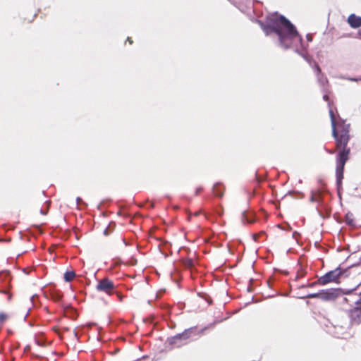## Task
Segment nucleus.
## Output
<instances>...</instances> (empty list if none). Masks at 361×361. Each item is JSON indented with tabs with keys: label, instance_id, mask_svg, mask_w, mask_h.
<instances>
[{
	"label": "nucleus",
	"instance_id": "13",
	"mask_svg": "<svg viewBox=\"0 0 361 361\" xmlns=\"http://www.w3.org/2000/svg\"><path fill=\"white\" fill-rule=\"evenodd\" d=\"M63 297L62 293L59 290H54L51 293V298L55 301H60Z\"/></svg>",
	"mask_w": 361,
	"mask_h": 361
},
{
	"label": "nucleus",
	"instance_id": "25",
	"mask_svg": "<svg viewBox=\"0 0 361 361\" xmlns=\"http://www.w3.org/2000/svg\"><path fill=\"white\" fill-rule=\"evenodd\" d=\"M323 99H324V101H326V102H329V96H328L327 94H324V95L323 96Z\"/></svg>",
	"mask_w": 361,
	"mask_h": 361
},
{
	"label": "nucleus",
	"instance_id": "34",
	"mask_svg": "<svg viewBox=\"0 0 361 361\" xmlns=\"http://www.w3.org/2000/svg\"><path fill=\"white\" fill-rule=\"evenodd\" d=\"M0 241H1V240H0Z\"/></svg>",
	"mask_w": 361,
	"mask_h": 361
},
{
	"label": "nucleus",
	"instance_id": "32",
	"mask_svg": "<svg viewBox=\"0 0 361 361\" xmlns=\"http://www.w3.org/2000/svg\"><path fill=\"white\" fill-rule=\"evenodd\" d=\"M3 293H7V291L6 290H4Z\"/></svg>",
	"mask_w": 361,
	"mask_h": 361
},
{
	"label": "nucleus",
	"instance_id": "5",
	"mask_svg": "<svg viewBox=\"0 0 361 361\" xmlns=\"http://www.w3.org/2000/svg\"><path fill=\"white\" fill-rule=\"evenodd\" d=\"M349 269L350 267H348L345 269H341V267H338L334 270L328 271L324 275L319 278V279L317 281L310 283L309 286L312 287L315 286L316 284L324 286L331 282L337 283L338 282L339 278L341 276L345 274Z\"/></svg>",
	"mask_w": 361,
	"mask_h": 361
},
{
	"label": "nucleus",
	"instance_id": "23",
	"mask_svg": "<svg viewBox=\"0 0 361 361\" xmlns=\"http://www.w3.org/2000/svg\"><path fill=\"white\" fill-rule=\"evenodd\" d=\"M306 38H307V42H312V34H307Z\"/></svg>",
	"mask_w": 361,
	"mask_h": 361
},
{
	"label": "nucleus",
	"instance_id": "9",
	"mask_svg": "<svg viewBox=\"0 0 361 361\" xmlns=\"http://www.w3.org/2000/svg\"><path fill=\"white\" fill-rule=\"evenodd\" d=\"M336 125L340 128L341 134L349 135V132H350V124L349 123H345V121H343V119H341L340 118L339 121Z\"/></svg>",
	"mask_w": 361,
	"mask_h": 361
},
{
	"label": "nucleus",
	"instance_id": "20",
	"mask_svg": "<svg viewBox=\"0 0 361 361\" xmlns=\"http://www.w3.org/2000/svg\"><path fill=\"white\" fill-rule=\"evenodd\" d=\"M318 80H319V82L321 83V85H323V86H324V84H325L326 82H328V81H327V79H326V78H318Z\"/></svg>",
	"mask_w": 361,
	"mask_h": 361
},
{
	"label": "nucleus",
	"instance_id": "29",
	"mask_svg": "<svg viewBox=\"0 0 361 361\" xmlns=\"http://www.w3.org/2000/svg\"><path fill=\"white\" fill-rule=\"evenodd\" d=\"M296 235H298V233H297V232H294V233H293V237H295Z\"/></svg>",
	"mask_w": 361,
	"mask_h": 361
},
{
	"label": "nucleus",
	"instance_id": "3",
	"mask_svg": "<svg viewBox=\"0 0 361 361\" xmlns=\"http://www.w3.org/2000/svg\"><path fill=\"white\" fill-rule=\"evenodd\" d=\"M216 322L210 324L208 326L202 329L200 331H197L196 326H192L185 329L182 333L177 334L173 336L169 337L166 342L171 346L180 348L188 343V340L192 337L198 336L203 334L205 329L213 326Z\"/></svg>",
	"mask_w": 361,
	"mask_h": 361
},
{
	"label": "nucleus",
	"instance_id": "14",
	"mask_svg": "<svg viewBox=\"0 0 361 361\" xmlns=\"http://www.w3.org/2000/svg\"><path fill=\"white\" fill-rule=\"evenodd\" d=\"M183 264L185 267L191 269L194 266L193 260L190 258L185 259L183 260Z\"/></svg>",
	"mask_w": 361,
	"mask_h": 361
},
{
	"label": "nucleus",
	"instance_id": "1",
	"mask_svg": "<svg viewBox=\"0 0 361 361\" xmlns=\"http://www.w3.org/2000/svg\"><path fill=\"white\" fill-rule=\"evenodd\" d=\"M259 23L265 35L271 36L276 46L283 50L293 49L309 61L308 44L303 41L296 27L284 16L275 14L267 17L265 22L259 21Z\"/></svg>",
	"mask_w": 361,
	"mask_h": 361
},
{
	"label": "nucleus",
	"instance_id": "12",
	"mask_svg": "<svg viewBox=\"0 0 361 361\" xmlns=\"http://www.w3.org/2000/svg\"><path fill=\"white\" fill-rule=\"evenodd\" d=\"M329 116L331 118V127L332 130H334V133L336 134V122L335 120V116L332 111V109H329Z\"/></svg>",
	"mask_w": 361,
	"mask_h": 361
},
{
	"label": "nucleus",
	"instance_id": "28",
	"mask_svg": "<svg viewBox=\"0 0 361 361\" xmlns=\"http://www.w3.org/2000/svg\"><path fill=\"white\" fill-rule=\"evenodd\" d=\"M128 41L130 42V44L133 43V41L131 40V39L130 37H128Z\"/></svg>",
	"mask_w": 361,
	"mask_h": 361
},
{
	"label": "nucleus",
	"instance_id": "2",
	"mask_svg": "<svg viewBox=\"0 0 361 361\" xmlns=\"http://www.w3.org/2000/svg\"><path fill=\"white\" fill-rule=\"evenodd\" d=\"M332 135L336 140L337 148L341 149L336 159V186L337 190L339 191V190L342 188V180L343 178L345 164L349 159L350 152V148L347 147L350 140V135H339L336 130V134H334V130H332Z\"/></svg>",
	"mask_w": 361,
	"mask_h": 361
},
{
	"label": "nucleus",
	"instance_id": "30",
	"mask_svg": "<svg viewBox=\"0 0 361 361\" xmlns=\"http://www.w3.org/2000/svg\"><path fill=\"white\" fill-rule=\"evenodd\" d=\"M358 35H359L358 37L361 39V31L359 32Z\"/></svg>",
	"mask_w": 361,
	"mask_h": 361
},
{
	"label": "nucleus",
	"instance_id": "18",
	"mask_svg": "<svg viewBox=\"0 0 361 361\" xmlns=\"http://www.w3.org/2000/svg\"><path fill=\"white\" fill-rule=\"evenodd\" d=\"M112 225H114H114H115V224H114V223H113V222H112V223H110V224H109V226H108V227H107V228L104 231V234L105 235H109V234L110 233L109 228L111 227V226H112Z\"/></svg>",
	"mask_w": 361,
	"mask_h": 361
},
{
	"label": "nucleus",
	"instance_id": "10",
	"mask_svg": "<svg viewBox=\"0 0 361 361\" xmlns=\"http://www.w3.org/2000/svg\"><path fill=\"white\" fill-rule=\"evenodd\" d=\"M212 191L214 195L222 197L224 195V186L219 182L216 183L213 186Z\"/></svg>",
	"mask_w": 361,
	"mask_h": 361
},
{
	"label": "nucleus",
	"instance_id": "21",
	"mask_svg": "<svg viewBox=\"0 0 361 361\" xmlns=\"http://www.w3.org/2000/svg\"><path fill=\"white\" fill-rule=\"evenodd\" d=\"M243 218L247 223H252L254 220L252 219L248 218L245 214H243Z\"/></svg>",
	"mask_w": 361,
	"mask_h": 361
},
{
	"label": "nucleus",
	"instance_id": "31",
	"mask_svg": "<svg viewBox=\"0 0 361 361\" xmlns=\"http://www.w3.org/2000/svg\"><path fill=\"white\" fill-rule=\"evenodd\" d=\"M53 329L55 331H57L58 329L56 327H53Z\"/></svg>",
	"mask_w": 361,
	"mask_h": 361
},
{
	"label": "nucleus",
	"instance_id": "6",
	"mask_svg": "<svg viewBox=\"0 0 361 361\" xmlns=\"http://www.w3.org/2000/svg\"><path fill=\"white\" fill-rule=\"evenodd\" d=\"M354 296L352 295L350 300L347 298H343V300L346 302H352L357 305V307L350 310L349 316L353 323L358 324L361 322V305H360L361 304V298L354 300L352 298Z\"/></svg>",
	"mask_w": 361,
	"mask_h": 361
},
{
	"label": "nucleus",
	"instance_id": "16",
	"mask_svg": "<svg viewBox=\"0 0 361 361\" xmlns=\"http://www.w3.org/2000/svg\"><path fill=\"white\" fill-rule=\"evenodd\" d=\"M310 201L312 202H317L320 201L319 199L317 198L316 193L314 191L311 192V196L310 198Z\"/></svg>",
	"mask_w": 361,
	"mask_h": 361
},
{
	"label": "nucleus",
	"instance_id": "27",
	"mask_svg": "<svg viewBox=\"0 0 361 361\" xmlns=\"http://www.w3.org/2000/svg\"><path fill=\"white\" fill-rule=\"evenodd\" d=\"M326 152L331 154L334 153V150H326Z\"/></svg>",
	"mask_w": 361,
	"mask_h": 361
},
{
	"label": "nucleus",
	"instance_id": "8",
	"mask_svg": "<svg viewBox=\"0 0 361 361\" xmlns=\"http://www.w3.org/2000/svg\"><path fill=\"white\" fill-rule=\"evenodd\" d=\"M348 23L352 28H358L361 27V16L352 13L348 18Z\"/></svg>",
	"mask_w": 361,
	"mask_h": 361
},
{
	"label": "nucleus",
	"instance_id": "11",
	"mask_svg": "<svg viewBox=\"0 0 361 361\" xmlns=\"http://www.w3.org/2000/svg\"><path fill=\"white\" fill-rule=\"evenodd\" d=\"M75 277V273L73 271H68L64 274V279L66 281H72Z\"/></svg>",
	"mask_w": 361,
	"mask_h": 361
},
{
	"label": "nucleus",
	"instance_id": "24",
	"mask_svg": "<svg viewBox=\"0 0 361 361\" xmlns=\"http://www.w3.org/2000/svg\"><path fill=\"white\" fill-rule=\"evenodd\" d=\"M315 71H317V74H320L321 73V68H319L318 64L315 65Z\"/></svg>",
	"mask_w": 361,
	"mask_h": 361
},
{
	"label": "nucleus",
	"instance_id": "33",
	"mask_svg": "<svg viewBox=\"0 0 361 361\" xmlns=\"http://www.w3.org/2000/svg\"><path fill=\"white\" fill-rule=\"evenodd\" d=\"M360 295H361V293H360Z\"/></svg>",
	"mask_w": 361,
	"mask_h": 361
},
{
	"label": "nucleus",
	"instance_id": "15",
	"mask_svg": "<svg viewBox=\"0 0 361 361\" xmlns=\"http://www.w3.org/2000/svg\"><path fill=\"white\" fill-rule=\"evenodd\" d=\"M317 198L319 199L320 201L317 202V203L319 205L323 204V197H322V192L321 190H317L315 192Z\"/></svg>",
	"mask_w": 361,
	"mask_h": 361
},
{
	"label": "nucleus",
	"instance_id": "26",
	"mask_svg": "<svg viewBox=\"0 0 361 361\" xmlns=\"http://www.w3.org/2000/svg\"><path fill=\"white\" fill-rule=\"evenodd\" d=\"M360 262H361V256H360V258L359 259V262L357 264H353V265L350 266L349 267L350 268L352 267L357 266V265H359L360 264Z\"/></svg>",
	"mask_w": 361,
	"mask_h": 361
},
{
	"label": "nucleus",
	"instance_id": "22",
	"mask_svg": "<svg viewBox=\"0 0 361 361\" xmlns=\"http://www.w3.org/2000/svg\"><path fill=\"white\" fill-rule=\"evenodd\" d=\"M202 190H203V188L202 187L197 188L196 190H195V195H197Z\"/></svg>",
	"mask_w": 361,
	"mask_h": 361
},
{
	"label": "nucleus",
	"instance_id": "19",
	"mask_svg": "<svg viewBox=\"0 0 361 361\" xmlns=\"http://www.w3.org/2000/svg\"><path fill=\"white\" fill-rule=\"evenodd\" d=\"M346 79L349 81H353V82H357V81H361V78H351V77H348L346 78Z\"/></svg>",
	"mask_w": 361,
	"mask_h": 361
},
{
	"label": "nucleus",
	"instance_id": "17",
	"mask_svg": "<svg viewBox=\"0 0 361 361\" xmlns=\"http://www.w3.org/2000/svg\"><path fill=\"white\" fill-rule=\"evenodd\" d=\"M8 318V316L4 312H0V323L3 324Z\"/></svg>",
	"mask_w": 361,
	"mask_h": 361
},
{
	"label": "nucleus",
	"instance_id": "7",
	"mask_svg": "<svg viewBox=\"0 0 361 361\" xmlns=\"http://www.w3.org/2000/svg\"><path fill=\"white\" fill-rule=\"evenodd\" d=\"M96 289L99 292H104L110 295L114 289V284L111 281L105 278L98 281Z\"/></svg>",
	"mask_w": 361,
	"mask_h": 361
},
{
	"label": "nucleus",
	"instance_id": "4",
	"mask_svg": "<svg viewBox=\"0 0 361 361\" xmlns=\"http://www.w3.org/2000/svg\"><path fill=\"white\" fill-rule=\"evenodd\" d=\"M355 289H356V288L350 289V290H343L341 288L325 289V290H322L319 291L318 293H310L306 296V298H319L324 301H331V300H334L336 298H337L341 295L350 294Z\"/></svg>",
	"mask_w": 361,
	"mask_h": 361
}]
</instances>
